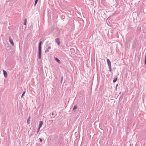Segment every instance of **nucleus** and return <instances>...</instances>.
Returning a JSON list of instances; mask_svg holds the SVG:
<instances>
[{
	"label": "nucleus",
	"mask_w": 146,
	"mask_h": 146,
	"mask_svg": "<svg viewBox=\"0 0 146 146\" xmlns=\"http://www.w3.org/2000/svg\"><path fill=\"white\" fill-rule=\"evenodd\" d=\"M38 0H35V4H34V6H35L37 4Z\"/></svg>",
	"instance_id": "ddd939ff"
},
{
	"label": "nucleus",
	"mask_w": 146,
	"mask_h": 146,
	"mask_svg": "<svg viewBox=\"0 0 146 146\" xmlns=\"http://www.w3.org/2000/svg\"><path fill=\"white\" fill-rule=\"evenodd\" d=\"M117 77L116 76L115 77L114 79L113 80V83L115 82L117 80Z\"/></svg>",
	"instance_id": "9d476101"
},
{
	"label": "nucleus",
	"mask_w": 146,
	"mask_h": 146,
	"mask_svg": "<svg viewBox=\"0 0 146 146\" xmlns=\"http://www.w3.org/2000/svg\"><path fill=\"white\" fill-rule=\"evenodd\" d=\"M40 128H39V127H38V131H37V133L39 132Z\"/></svg>",
	"instance_id": "f3484780"
},
{
	"label": "nucleus",
	"mask_w": 146,
	"mask_h": 146,
	"mask_svg": "<svg viewBox=\"0 0 146 146\" xmlns=\"http://www.w3.org/2000/svg\"><path fill=\"white\" fill-rule=\"evenodd\" d=\"M52 115H54V113L53 112L52 113Z\"/></svg>",
	"instance_id": "412c9836"
},
{
	"label": "nucleus",
	"mask_w": 146,
	"mask_h": 146,
	"mask_svg": "<svg viewBox=\"0 0 146 146\" xmlns=\"http://www.w3.org/2000/svg\"><path fill=\"white\" fill-rule=\"evenodd\" d=\"M117 86H118V84H117L116 85V87H115V88H116V89H117Z\"/></svg>",
	"instance_id": "aec40b11"
},
{
	"label": "nucleus",
	"mask_w": 146,
	"mask_h": 146,
	"mask_svg": "<svg viewBox=\"0 0 146 146\" xmlns=\"http://www.w3.org/2000/svg\"><path fill=\"white\" fill-rule=\"evenodd\" d=\"M43 124V121H40L39 122V124L38 126V127L40 128L42 127V125Z\"/></svg>",
	"instance_id": "0eeeda50"
},
{
	"label": "nucleus",
	"mask_w": 146,
	"mask_h": 146,
	"mask_svg": "<svg viewBox=\"0 0 146 146\" xmlns=\"http://www.w3.org/2000/svg\"><path fill=\"white\" fill-rule=\"evenodd\" d=\"M55 60L59 64L61 63V62L60 60L59 59H58L57 58L55 57Z\"/></svg>",
	"instance_id": "6e6552de"
},
{
	"label": "nucleus",
	"mask_w": 146,
	"mask_h": 146,
	"mask_svg": "<svg viewBox=\"0 0 146 146\" xmlns=\"http://www.w3.org/2000/svg\"><path fill=\"white\" fill-rule=\"evenodd\" d=\"M51 48V47L50 46H49L48 47V48H47L46 49V50L45 51V53H46L49 51V50H50Z\"/></svg>",
	"instance_id": "423d86ee"
},
{
	"label": "nucleus",
	"mask_w": 146,
	"mask_h": 146,
	"mask_svg": "<svg viewBox=\"0 0 146 146\" xmlns=\"http://www.w3.org/2000/svg\"><path fill=\"white\" fill-rule=\"evenodd\" d=\"M27 21V20L26 19L24 20V23H23V24H24V25H26Z\"/></svg>",
	"instance_id": "9b49d317"
},
{
	"label": "nucleus",
	"mask_w": 146,
	"mask_h": 146,
	"mask_svg": "<svg viewBox=\"0 0 146 146\" xmlns=\"http://www.w3.org/2000/svg\"><path fill=\"white\" fill-rule=\"evenodd\" d=\"M40 142H41L42 141V139H40Z\"/></svg>",
	"instance_id": "6ab92c4d"
},
{
	"label": "nucleus",
	"mask_w": 146,
	"mask_h": 146,
	"mask_svg": "<svg viewBox=\"0 0 146 146\" xmlns=\"http://www.w3.org/2000/svg\"><path fill=\"white\" fill-rule=\"evenodd\" d=\"M9 41L10 42V43L12 46H13L14 45V43L13 42V40L11 39V38L10 37L9 38Z\"/></svg>",
	"instance_id": "39448f33"
},
{
	"label": "nucleus",
	"mask_w": 146,
	"mask_h": 146,
	"mask_svg": "<svg viewBox=\"0 0 146 146\" xmlns=\"http://www.w3.org/2000/svg\"><path fill=\"white\" fill-rule=\"evenodd\" d=\"M7 50H8L9 51L10 50H11V46H10L9 47V49H7Z\"/></svg>",
	"instance_id": "2eb2a0df"
},
{
	"label": "nucleus",
	"mask_w": 146,
	"mask_h": 146,
	"mask_svg": "<svg viewBox=\"0 0 146 146\" xmlns=\"http://www.w3.org/2000/svg\"><path fill=\"white\" fill-rule=\"evenodd\" d=\"M42 43V41H40L38 46V58L40 59L41 57V44Z\"/></svg>",
	"instance_id": "f257e3e1"
},
{
	"label": "nucleus",
	"mask_w": 146,
	"mask_h": 146,
	"mask_svg": "<svg viewBox=\"0 0 146 146\" xmlns=\"http://www.w3.org/2000/svg\"><path fill=\"white\" fill-rule=\"evenodd\" d=\"M3 74H4V77L5 78H7V72L5 71L4 70H3Z\"/></svg>",
	"instance_id": "20e7f679"
},
{
	"label": "nucleus",
	"mask_w": 146,
	"mask_h": 146,
	"mask_svg": "<svg viewBox=\"0 0 146 146\" xmlns=\"http://www.w3.org/2000/svg\"><path fill=\"white\" fill-rule=\"evenodd\" d=\"M77 108V106L76 105H75L74 106V107L72 111L74 112L76 111V109Z\"/></svg>",
	"instance_id": "1a4fd4ad"
},
{
	"label": "nucleus",
	"mask_w": 146,
	"mask_h": 146,
	"mask_svg": "<svg viewBox=\"0 0 146 146\" xmlns=\"http://www.w3.org/2000/svg\"><path fill=\"white\" fill-rule=\"evenodd\" d=\"M63 77L62 76L61 78V82H62V80H63Z\"/></svg>",
	"instance_id": "a211bd4d"
},
{
	"label": "nucleus",
	"mask_w": 146,
	"mask_h": 146,
	"mask_svg": "<svg viewBox=\"0 0 146 146\" xmlns=\"http://www.w3.org/2000/svg\"><path fill=\"white\" fill-rule=\"evenodd\" d=\"M107 62L108 66L109 67V71L110 72H111L112 70L111 62L108 59H107Z\"/></svg>",
	"instance_id": "f03ea898"
},
{
	"label": "nucleus",
	"mask_w": 146,
	"mask_h": 146,
	"mask_svg": "<svg viewBox=\"0 0 146 146\" xmlns=\"http://www.w3.org/2000/svg\"><path fill=\"white\" fill-rule=\"evenodd\" d=\"M30 118H31L30 117H29L28 119L27 120V123H28V124H29L30 123L29 120H30Z\"/></svg>",
	"instance_id": "f8f14e48"
},
{
	"label": "nucleus",
	"mask_w": 146,
	"mask_h": 146,
	"mask_svg": "<svg viewBox=\"0 0 146 146\" xmlns=\"http://www.w3.org/2000/svg\"><path fill=\"white\" fill-rule=\"evenodd\" d=\"M55 41L57 44L59 45L60 44V39L59 38H57L55 39Z\"/></svg>",
	"instance_id": "7ed1b4c3"
},
{
	"label": "nucleus",
	"mask_w": 146,
	"mask_h": 146,
	"mask_svg": "<svg viewBox=\"0 0 146 146\" xmlns=\"http://www.w3.org/2000/svg\"><path fill=\"white\" fill-rule=\"evenodd\" d=\"M25 93V91L23 93V94H22V95L21 97V98H22L23 97Z\"/></svg>",
	"instance_id": "4468645a"
},
{
	"label": "nucleus",
	"mask_w": 146,
	"mask_h": 146,
	"mask_svg": "<svg viewBox=\"0 0 146 146\" xmlns=\"http://www.w3.org/2000/svg\"><path fill=\"white\" fill-rule=\"evenodd\" d=\"M145 64H146V55H145Z\"/></svg>",
	"instance_id": "dca6fc26"
}]
</instances>
